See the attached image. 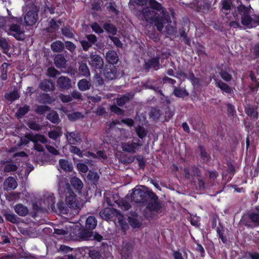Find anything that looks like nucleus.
Returning a JSON list of instances; mask_svg holds the SVG:
<instances>
[{
  "instance_id": "aec40b11",
  "label": "nucleus",
  "mask_w": 259,
  "mask_h": 259,
  "mask_svg": "<svg viewBox=\"0 0 259 259\" xmlns=\"http://www.w3.org/2000/svg\"><path fill=\"white\" fill-rule=\"evenodd\" d=\"M61 25V22L60 20L56 21L52 19L50 23L49 26L47 28L48 32L54 33L57 31Z\"/></svg>"
},
{
  "instance_id": "c9c22d12",
  "label": "nucleus",
  "mask_w": 259,
  "mask_h": 259,
  "mask_svg": "<svg viewBox=\"0 0 259 259\" xmlns=\"http://www.w3.org/2000/svg\"><path fill=\"white\" fill-rule=\"evenodd\" d=\"M76 167L82 177L89 170L88 166L86 164L81 162L77 163Z\"/></svg>"
},
{
  "instance_id": "393cba45",
  "label": "nucleus",
  "mask_w": 259,
  "mask_h": 259,
  "mask_svg": "<svg viewBox=\"0 0 259 259\" xmlns=\"http://www.w3.org/2000/svg\"><path fill=\"white\" fill-rule=\"evenodd\" d=\"M97 225V221L95 217L90 216L86 220L85 227L87 228L93 230Z\"/></svg>"
},
{
  "instance_id": "0e129e2a",
  "label": "nucleus",
  "mask_w": 259,
  "mask_h": 259,
  "mask_svg": "<svg viewBox=\"0 0 259 259\" xmlns=\"http://www.w3.org/2000/svg\"><path fill=\"white\" fill-rule=\"evenodd\" d=\"M43 97L44 99L42 100V103L50 104L54 101L48 94H44Z\"/></svg>"
},
{
  "instance_id": "473e14b6",
  "label": "nucleus",
  "mask_w": 259,
  "mask_h": 259,
  "mask_svg": "<svg viewBox=\"0 0 259 259\" xmlns=\"http://www.w3.org/2000/svg\"><path fill=\"white\" fill-rule=\"evenodd\" d=\"M104 76L109 80H112L116 77V71L114 67L112 69H107L104 71Z\"/></svg>"
},
{
  "instance_id": "412c9836",
  "label": "nucleus",
  "mask_w": 259,
  "mask_h": 259,
  "mask_svg": "<svg viewBox=\"0 0 259 259\" xmlns=\"http://www.w3.org/2000/svg\"><path fill=\"white\" fill-rule=\"evenodd\" d=\"M106 59L111 64L117 63L118 60V57L116 53L113 51H109L106 53Z\"/></svg>"
},
{
  "instance_id": "de8ad7c7",
  "label": "nucleus",
  "mask_w": 259,
  "mask_h": 259,
  "mask_svg": "<svg viewBox=\"0 0 259 259\" xmlns=\"http://www.w3.org/2000/svg\"><path fill=\"white\" fill-rule=\"evenodd\" d=\"M91 27L93 31L96 33L100 34L103 32V29L96 22L91 24Z\"/></svg>"
},
{
  "instance_id": "f03ea898",
  "label": "nucleus",
  "mask_w": 259,
  "mask_h": 259,
  "mask_svg": "<svg viewBox=\"0 0 259 259\" xmlns=\"http://www.w3.org/2000/svg\"><path fill=\"white\" fill-rule=\"evenodd\" d=\"M132 200L136 203H145L147 208L155 211L159 208L156 195L145 186H137L133 189Z\"/></svg>"
},
{
  "instance_id": "6e6552de",
  "label": "nucleus",
  "mask_w": 259,
  "mask_h": 259,
  "mask_svg": "<svg viewBox=\"0 0 259 259\" xmlns=\"http://www.w3.org/2000/svg\"><path fill=\"white\" fill-rule=\"evenodd\" d=\"M100 215L102 219L106 220L112 218L113 216H116L119 223H121L123 218V216L119 211L111 208H105L102 210L100 212Z\"/></svg>"
},
{
  "instance_id": "6e6d98bb",
  "label": "nucleus",
  "mask_w": 259,
  "mask_h": 259,
  "mask_svg": "<svg viewBox=\"0 0 259 259\" xmlns=\"http://www.w3.org/2000/svg\"><path fill=\"white\" fill-rule=\"evenodd\" d=\"M47 73L48 76L52 77H54L59 74V72L54 67L49 68L47 70Z\"/></svg>"
},
{
  "instance_id": "a878e982",
  "label": "nucleus",
  "mask_w": 259,
  "mask_h": 259,
  "mask_svg": "<svg viewBox=\"0 0 259 259\" xmlns=\"http://www.w3.org/2000/svg\"><path fill=\"white\" fill-rule=\"evenodd\" d=\"M77 86L79 90L85 91L91 88V84L89 81L85 79L80 80L77 83Z\"/></svg>"
},
{
  "instance_id": "6ab92c4d",
  "label": "nucleus",
  "mask_w": 259,
  "mask_h": 259,
  "mask_svg": "<svg viewBox=\"0 0 259 259\" xmlns=\"http://www.w3.org/2000/svg\"><path fill=\"white\" fill-rule=\"evenodd\" d=\"M14 210L18 215L24 217L27 215L29 212L28 208L22 204H17L14 206Z\"/></svg>"
},
{
  "instance_id": "8fccbe9b",
  "label": "nucleus",
  "mask_w": 259,
  "mask_h": 259,
  "mask_svg": "<svg viewBox=\"0 0 259 259\" xmlns=\"http://www.w3.org/2000/svg\"><path fill=\"white\" fill-rule=\"evenodd\" d=\"M246 113L250 117H253V118H257L258 117L257 113L255 111L253 108L251 107H247L245 109Z\"/></svg>"
},
{
  "instance_id": "864d4df0",
  "label": "nucleus",
  "mask_w": 259,
  "mask_h": 259,
  "mask_svg": "<svg viewBox=\"0 0 259 259\" xmlns=\"http://www.w3.org/2000/svg\"><path fill=\"white\" fill-rule=\"evenodd\" d=\"M129 98L128 97L124 96L120 98H117L116 100L117 104L119 106H122L124 105L128 101Z\"/></svg>"
},
{
  "instance_id": "1a4fd4ad",
  "label": "nucleus",
  "mask_w": 259,
  "mask_h": 259,
  "mask_svg": "<svg viewBox=\"0 0 259 259\" xmlns=\"http://www.w3.org/2000/svg\"><path fill=\"white\" fill-rule=\"evenodd\" d=\"M142 143L139 140H134L132 142L123 143L122 144L123 151L130 153H135L141 148Z\"/></svg>"
},
{
  "instance_id": "603ef678",
  "label": "nucleus",
  "mask_w": 259,
  "mask_h": 259,
  "mask_svg": "<svg viewBox=\"0 0 259 259\" xmlns=\"http://www.w3.org/2000/svg\"><path fill=\"white\" fill-rule=\"evenodd\" d=\"M50 108L46 105H40L38 106L36 109V112L39 114H42L45 113L46 112L49 111Z\"/></svg>"
},
{
  "instance_id": "3c124183",
  "label": "nucleus",
  "mask_w": 259,
  "mask_h": 259,
  "mask_svg": "<svg viewBox=\"0 0 259 259\" xmlns=\"http://www.w3.org/2000/svg\"><path fill=\"white\" fill-rule=\"evenodd\" d=\"M70 151L71 153L76 154L80 157H82L83 156L82 151L79 148L74 146H71Z\"/></svg>"
},
{
  "instance_id": "4d7b16f0",
  "label": "nucleus",
  "mask_w": 259,
  "mask_h": 259,
  "mask_svg": "<svg viewBox=\"0 0 259 259\" xmlns=\"http://www.w3.org/2000/svg\"><path fill=\"white\" fill-rule=\"evenodd\" d=\"M159 110L157 108H153L151 109L150 115L153 119H157L160 115Z\"/></svg>"
},
{
  "instance_id": "dca6fc26",
  "label": "nucleus",
  "mask_w": 259,
  "mask_h": 259,
  "mask_svg": "<svg viewBox=\"0 0 259 259\" xmlns=\"http://www.w3.org/2000/svg\"><path fill=\"white\" fill-rule=\"evenodd\" d=\"M57 83L62 89L67 90L71 87V80L64 76H61L58 78Z\"/></svg>"
},
{
  "instance_id": "e2e57ef3",
  "label": "nucleus",
  "mask_w": 259,
  "mask_h": 259,
  "mask_svg": "<svg viewBox=\"0 0 259 259\" xmlns=\"http://www.w3.org/2000/svg\"><path fill=\"white\" fill-rule=\"evenodd\" d=\"M46 148L50 153H52L53 155H59V154L58 151L55 147L51 145H47Z\"/></svg>"
},
{
  "instance_id": "a18cd8bd",
  "label": "nucleus",
  "mask_w": 259,
  "mask_h": 259,
  "mask_svg": "<svg viewBox=\"0 0 259 259\" xmlns=\"http://www.w3.org/2000/svg\"><path fill=\"white\" fill-rule=\"evenodd\" d=\"M222 11L223 13L227 14L225 11L230 10L231 8L230 0H222Z\"/></svg>"
},
{
  "instance_id": "c756f323",
  "label": "nucleus",
  "mask_w": 259,
  "mask_h": 259,
  "mask_svg": "<svg viewBox=\"0 0 259 259\" xmlns=\"http://www.w3.org/2000/svg\"><path fill=\"white\" fill-rule=\"evenodd\" d=\"M33 167L31 164H25V166L23 168L19 174V177L21 178H23V177H27L30 172L33 170Z\"/></svg>"
},
{
  "instance_id": "f8f14e48",
  "label": "nucleus",
  "mask_w": 259,
  "mask_h": 259,
  "mask_svg": "<svg viewBox=\"0 0 259 259\" xmlns=\"http://www.w3.org/2000/svg\"><path fill=\"white\" fill-rule=\"evenodd\" d=\"M89 64L91 67L95 69H101L104 65L102 58L98 55H91Z\"/></svg>"
},
{
  "instance_id": "680f3d73",
  "label": "nucleus",
  "mask_w": 259,
  "mask_h": 259,
  "mask_svg": "<svg viewBox=\"0 0 259 259\" xmlns=\"http://www.w3.org/2000/svg\"><path fill=\"white\" fill-rule=\"evenodd\" d=\"M6 98L10 100H15L19 98V96L17 92H12L10 94H6Z\"/></svg>"
},
{
  "instance_id": "5fc2aeb1",
  "label": "nucleus",
  "mask_w": 259,
  "mask_h": 259,
  "mask_svg": "<svg viewBox=\"0 0 259 259\" xmlns=\"http://www.w3.org/2000/svg\"><path fill=\"white\" fill-rule=\"evenodd\" d=\"M59 97L63 103H68L72 100V97L69 95L60 94Z\"/></svg>"
},
{
  "instance_id": "4468645a",
  "label": "nucleus",
  "mask_w": 259,
  "mask_h": 259,
  "mask_svg": "<svg viewBox=\"0 0 259 259\" xmlns=\"http://www.w3.org/2000/svg\"><path fill=\"white\" fill-rule=\"evenodd\" d=\"M48 135L50 139L56 141L59 144L60 141V139L62 136V128L60 127H57L49 132Z\"/></svg>"
},
{
  "instance_id": "49530a36",
  "label": "nucleus",
  "mask_w": 259,
  "mask_h": 259,
  "mask_svg": "<svg viewBox=\"0 0 259 259\" xmlns=\"http://www.w3.org/2000/svg\"><path fill=\"white\" fill-rule=\"evenodd\" d=\"M17 168L16 165L11 163H7L4 167V170L6 172H13L15 171Z\"/></svg>"
},
{
  "instance_id": "e433bc0d",
  "label": "nucleus",
  "mask_w": 259,
  "mask_h": 259,
  "mask_svg": "<svg viewBox=\"0 0 259 259\" xmlns=\"http://www.w3.org/2000/svg\"><path fill=\"white\" fill-rule=\"evenodd\" d=\"M67 117L69 120L75 121L77 119L83 118V115L79 112H76L68 114Z\"/></svg>"
},
{
  "instance_id": "4be33fe9",
  "label": "nucleus",
  "mask_w": 259,
  "mask_h": 259,
  "mask_svg": "<svg viewBox=\"0 0 259 259\" xmlns=\"http://www.w3.org/2000/svg\"><path fill=\"white\" fill-rule=\"evenodd\" d=\"M66 60L61 55H57L54 58V63L58 68H64L65 67Z\"/></svg>"
},
{
  "instance_id": "2eb2a0df",
  "label": "nucleus",
  "mask_w": 259,
  "mask_h": 259,
  "mask_svg": "<svg viewBox=\"0 0 259 259\" xmlns=\"http://www.w3.org/2000/svg\"><path fill=\"white\" fill-rule=\"evenodd\" d=\"M59 170L65 172L71 171L73 169L72 164L69 162L68 161L65 159H60L59 161Z\"/></svg>"
},
{
  "instance_id": "c03bdc74",
  "label": "nucleus",
  "mask_w": 259,
  "mask_h": 259,
  "mask_svg": "<svg viewBox=\"0 0 259 259\" xmlns=\"http://www.w3.org/2000/svg\"><path fill=\"white\" fill-rule=\"evenodd\" d=\"M136 132L138 137L141 139L145 137L147 134V131L142 126L136 128Z\"/></svg>"
},
{
  "instance_id": "09e8293b",
  "label": "nucleus",
  "mask_w": 259,
  "mask_h": 259,
  "mask_svg": "<svg viewBox=\"0 0 259 259\" xmlns=\"http://www.w3.org/2000/svg\"><path fill=\"white\" fill-rule=\"evenodd\" d=\"M47 198V200L46 201V205H49L51 204L52 208L53 207H54V196L52 193H47L45 195V196Z\"/></svg>"
},
{
  "instance_id": "9b49d317",
  "label": "nucleus",
  "mask_w": 259,
  "mask_h": 259,
  "mask_svg": "<svg viewBox=\"0 0 259 259\" xmlns=\"http://www.w3.org/2000/svg\"><path fill=\"white\" fill-rule=\"evenodd\" d=\"M80 237L83 240H96L100 241L102 239V236L96 233H94L88 230H84L80 233Z\"/></svg>"
},
{
  "instance_id": "7c9ffc66",
  "label": "nucleus",
  "mask_w": 259,
  "mask_h": 259,
  "mask_svg": "<svg viewBox=\"0 0 259 259\" xmlns=\"http://www.w3.org/2000/svg\"><path fill=\"white\" fill-rule=\"evenodd\" d=\"M103 27L107 32L112 35H115L117 32L116 27L109 22L105 23L103 25Z\"/></svg>"
},
{
  "instance_id": "338daca9",
  "label": "nucleus",
  "mask_w": 259,
  "mask_h": 259,
  "mask_svg": "<svg viewBox=\"0 0 259 259\" xmlns=\"http://www.w3.org/2000/svg\"><path fill=\"white\" fill-rule=\"evenodd\" d=\"M200 155L201 158L205 162H206L208 161V157L206 152L201 147L200 148Z\"/></svg>"
},
{
  "instance_id": "a211bd4d",
  "label": "nucleus",
  "mask_w": 259,
  "mask_h": 259,
  "mask_svg": "<svg viewBox=\"0 0 259 259\" xmlns=\"http://www.w3.org/2000/svg\"><path fill=\"white\" fill-rule=\"evenodd\" d=\"M39 87L41 90L46 92L52 91L55 89L53 82L51 80L47 79L41 81Z\"/></svg>"
},
{
  "instance_id": "0eeeda50",
  "label": "nucleus",
  "mask_w": 259,
  "mask_h": 259,
  "mask_svg": "<svg viewBox=\"0 0 259 259\" xmlns=\"http://www.w3.org/2000/svg\"><path fill=\"white\" fill-rule=\"evenodd\" d=\"M21 144L23 145L28 144L30 141L33 142L35 149L39 152L44 151V147L38 144V142L42 144L47 142V139L44 136L37 134L34 135L31 133L26 134L25 138L24 140H21Z\"/></svg>"
},
{
  "instance_id": "69168bd1",
  "label": "nucleus",
  "mask_w": 259,
  "mask_h": 259,
  "mask_svg": "<svg viewBox=\"0 0 259 259\" xmlns=\"http://www.w3.org/2000/svg\"><path fill=\"white\" fill-rule=\"evenodd\" d=\"M130 224L132 227L135 228H139L141 226L140 222L135 219H131Z\"/></svg>"
},
{
  "instance_id": "b1692460",
  "label": "nucleus",
  "mask_w": 259,
  "mask_h": 259,
  "mask_svg": "<svg viewBox=\"0 0 259 259\" xmlns=\"http://www.w3.org/2000/svg\"><path fill=\"white\" fill-rule=\"evenodd\" d=\"M159 64V58L155 57L150 59L147 62H145V66L146 69L150 68H155L158 67Z\"/></svg>"
},
{
  "instance_id": "20e7f679",
  "label": "nucleus",
  "mask_w": 259,
  "mask_h": 259,
  "mask_svg": "<svg viewBox=\"0 0 259 259\" xmlns=\"http://www.w3.org/2000/svg\"><path fill=\"white\" fill-rule=\"evenodd\" d=\"M59 189L61 197H65V202L68 206L74 210L75 213H78L82 204L76 198L74 192L71 190L69 184L65 182H61L59 183Z\"/></svg>"
},
{
  "instance_id": "72a5a7b5",
  "label": "nucleus",
  "mask_w": 259,
  "mask_h": 259,
  "mask_svg": "<svg viewBox=\"0 0 259 259\" xmlns=\"http://www.w3.org/2000/svg\"><path fill=\"white\" fill-rule=\"evenodd\" d=\"M47 118L54 123H58L60 121L58 113L54 111H51L47 115Z\"/></svg>"
},
{
  "instance_id": "f3484780",
  "label": "nucleus",
  "mask_w": 259,
  "mask_h": 259,
  "mask_svg": "<svg viewBox=\"0 0 259 259\" xmlns=\"http://www.w3.org/2000/svg\"><path fill=\"white\" fill-rule=\"evenodd\" d=\"M241 181H236L234 184H229L226 187L232 188L234 189V191L238 193H243L245 192L244 188L241 186L244 184L246 183V181L243 179H240Z\"/></svg>"
},
{
  "instance_id": "cd10ccee",
  "label": "nucleus",
  "mask_w": 259,
  "mask_h": 259,
  "mask_svg": "<svg viewBox=\"0 0 259 259\" xmlns=\"http://www.w3.org/2000/svg\"><path fill=\"white\" fill-rule=\"evenodd\" d=\"M51 49L55 52H60L64 48V45L62 42L57 40L53 42L51 45Z\"/></svg>"
},
{
  "instance_id": "79ce46f5",
  "label": "nucleus",
  "mask_w": 259,
  "mask_h": 259,
  "mask_svg": "<svg viewBox=\"0 0 259 259\" xmlns=\"http://www.w3.org/2000/svg\"><path fill=\"white\" fill-rule=\"evenodd\" d=\"M62 33L65 37L71 38L73 36L74 31L70 27H64L62 29Z\"/></svg>"
},
{
  "instance_id": "f257e3e1",
  "label": "nucleus",
  "mask_w": 259,
  "mask_h": 259,
  "mask_svg": "<svg viewBox=\"0 0 259 259\" xmlns=\"http://www.w3.org/2000/svg\"><path fill=\"white\" fill-rule=\"evenodd\" d=\"M142 14L144 19L150 24L154 23L159 31H161L165 27V31L168 34H172L175 31V28L170 25L171 21L170 16L162 6L160 10L153 9L150 7L145 8Z\"/></svg>"
},
{
  "instance_id": "052dcab7",
  "label": "nucleus",
  "mask_w": 259,
  "mask_h": 259,
  "mask_svg": "<svg viewBox=\"0 0 259 259\" xmlns=\"http://www.w3.org/2000/svg\"><path fill=\"white\" fill-rule=\"evenodd\" d=\"M221 77L226 81H229L232 79V76L229 73L225 71H221L220 73Z\"/></svg>"
},
{
  "instance_id": "bf43d9fd",
  "label": "nucleus",
  "mask_w": 259,
  "mask_h": 259,
  "mask_svg": "<svg viewBox=\"0 0 259 259\" xmlns=\"http://www.w3.org/2000/svg\"><path fill=\"white\" fill-rule=\"evenodd\" d=\"M110 110L112 112H114L118 115H122L123 114V111L116 106V105H112L110 107Z\"/></svg>"
},
{
  "instance_id": "13d9d810",
  "label": "nucleus",
  "mask_w": 259,
  "mask_h": 259,
  "mask_svg": "<svg viewBox=\"0 0 259 259\" xmlns=\"http://www.w3.org/2000/svg\"><path fill=\"white\" fill-rule=\"evenodd\" d=\"M246 257L247 259H259V253L257 252H247Z\"/></svg>"
},
{
  "instance_id": "423d86ee",
  "label": "nucleus",
  "mask_w": 259,
  "mask_h": 259,
  "mask_svg": "<svg viewBox=\"0 0 259 259\" xmlns=\"http://www.w3.org/2000/svg\"><path fill=\"white\" fill-rule=\"evenodd\" d=\"M22 11L23 12H26L24 16V20L26 25L27 26L34 25L38 19L39 8L34 5H32L30 7L26 5L22 7Z\"/></svg>"
},
{
  "instance_id": "f704fd0d",
  "label": "nucleus",
  "mask_w": 259,
  "mask_h": 259,
  "mask_svg": "<svg viewBox=\"0 0 259 259\" xmlns=\"http://www.w3.org/2000/svg\"><path fill=\"white\" fill-rule=\"evenodd\" d=\"M216 85L222 91L225 92L226 93H231L232 92L231 88L229 87L226 83L219 81L216 82Z\"/></svg>"
},
{
  "instance_id": "9d476101",
  "label": "nucleus",
  "mask_w": 259,
  "mask_h": 259,
  "mask_svg": "<svg viewBox=\"0 0 259 259\" xmlns=\"http://www.w3.org/2000/svg\"><path fill=\"white\" fill-rule=\"evenodd\" d=\"M65 136L69 144L78 145L81 142L80 133L78 132H67Z\"/></svg>"
},
{
  "instance_id": "774afa93",
  "label": "nucleus",
  "mask_w": 259,
  "mask_h": 259,
  "mask_svg": "<svg viewBox=\"0 0 259 259\" xmlns=\"http://www.w3.org/2000/svg\"><path fill=\"white\" fill-rule=\"evenodd\" d=\"M65 47L69 51L72 52L75 49V46L70 41H66L65 42Z\"/></svg>"
},
{
  "instance_id": "c85d7f7f",
  "label": "nucleus",
  "mask_w": 259,
  "mask_h": 259,
  "mask_svg": "<svg viewBox=\"0 0 259 259\" xmlns=\"http://www.w3.org/2000/svg\"><path fill=\"white\" fill-rule=\"evenodd\" d=\"M192 172H191L188 168H185L184 172L186 178H190V177H198L200 176V171L199 169L196 167L192 168Z\"/></svg>"
},
{
  "instance_id": "7ed1b4c3",
  "label": "nucleus",
  "mask_w": 259,
  "mask_h": 259,
  "mask_svg": "<svg viewBox=\"0 0 259 259\" xmlns=\"http://www.w3.org/2000/svg\"><path fill=\"white\" fill-rule=\"evenodd\" d=\"M233 16L235 20L231 21L229 23L231 27L241 28L240 20L243 26L248 28L254 27L259 25V17L256 15L250 16L247 8L243 6L238 8L237 11Z\"/></svg>"
},
{
  "instance_id": "2f4dec72",
  "label": "nucleus",
  "mask_w": 259,
  "mask_h": 259,
  "mask_svg": "<svg viewBox=\"0 0 259 259\" xmlns=\"http://www.w3.org/2000/svg\"><path fill=\"white\" fill-rule=\"evenodd\" d=\"M4 185L5 189H14L17 186V183L15 179H6Z\"/></svg>"
},
{
  "instance_id": "5701e85b",
  "label": "nucleus",
  "mask_w": 259,
  "mask_h": 259,
  "mask_svg": "<svg viewBox=\"0 0 259 259\" xmlns=\"http://www.w3.org/2000/svg\"><path fill=\"white\" fill-rule=\"evenodd\" d=\"M173 88L174 95L178 98H184L189 95V93L184 88L176 87H174Z\"/></svg>"
},
{
  "instance_id": "ddd939ff",
  "label": "nucleus",
  "mask_w": 259,
  "mask_h": 259,
  "mask_svg": "<svg viewBox=\"0 0 259 259\" xmlns=\"http://www.w3.org/2000/svg\"><path fill=\"white\" fill-rule=\"evenodd\" d=\"M137 5L144 6L147 3L149 6L153 9L160 10L162 9V5L155 0H134Z\"/></svg>"
},
{
  "instance_id": "a19ab883",
  "label": "nucleus",
  "mask_w": 259,
  "mask_h": 259,
  "mask_svg": "<svg viewBox=\"0 0 259 259\" xmlns=\"http://www.w3.org/2000/svg\"><path fill=\"white\" fill-rule=\"evenodd\" d=\"M131 252L132 250L131 247L129 246H124L122 248L121 255L123 259H127L130 257Z\"/></svg>"
},
{
  "instance_id": "ea45409f",
  "label": "nucleus",
  "mask_w": 259,
  "mask_h": 259,
  "mask_svg": "<svg viewBox=\"0 0 259 259\" xmlns=\"http://www.w3.org/2000/svg\"><path fill=\"white\" fill-rule=\"evenodd\" d=\"M80 73L84 76H89L90 75V72L87 65L85 64H82L80 65L79 68Z\"/></svg>"
},
{
  "instance_id": "58836bf2",
  "label": "nucleus",
  "mask_w": 259,
  "mask_h": 259,
  "mask_svg": "<svg viewBox=\"0 0 259 259\" xmlns=\"http://www.w3.org/2000/svg\"><path fill=\"white\" fill-rule=\"evenodd\" d=\"M4 215L7 221L14 224L18 223V218L15 214L5 213Z\"/></svg>"
},
{
  "instance_id": "bb28decb",
  "label": "nucleus",
  "mask_w": 259,
  "mask_h": 259,
  "mask_svg": "<svg viewBox=\"0 0 259 259\" xmlns=\"http://www.w3.org/2000/svg\"><path fill=\"white\" fill-rule=\"evenodd\" d=\"M249 218L254 226H259V209H256L250 213Z\"/></svg>"
},
{
  "instance_id": "4c0bfd02",
  "label": "nucleus",
  "mask_w": 259,
  "mask_h": 259,
  "mask_svg": "<svg viewBox=\"0 0 259 259\" xmlns=\"http://www.w3.org/2000/svg\"><path fill=\"white\" fill-rule=\"evenodd\" d=\"M71 183L72 187L78 191L83 187V184L80 179H71Z\"/></svg>"
},
{
  "instance_id": "37998d69",
  "label": "nucleus",
  "mask_w": 259,
  "mask_h": 259,
  "mask_svg": "<svg viewBox=\"0 0 259 259\" xmlns=\"http://www.w3.org/2000/svg\"><path fill=\"white\" fill-rule=\"evenodd\" d=\"M29 110V107L28 106H24L23 107L20 108L16 113V115L18 118H20L24 115Z\"/></svg>"
},
{
  "instance_id": "39448f33",
  "label": "nucleus",
  "mask_w": 259,
  "mask_h": 259,
  "mask_svg": "<svg viewBox=\"0 0 259 259\" xmlns=\"http://www.w3.org/2000/svg\"><path fill=\"white\" fill-rule=\"evenodd\" d=\"M21 21L20 17L9 18L4 30L9 35L13 36L17 39L23 40L24 38V30L21 24Z\"/></svg>"
}]
</instances>
